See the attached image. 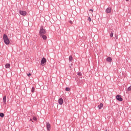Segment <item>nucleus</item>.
<instances>
[{"label":"nucleus","mask_w":131,"mask_h":131,"mask_svg":"<svg viewBox=\"0 0 131 131\" xmlns=\"http://www.w3.org/2000/svg\"><path fill=\"white\" fill-rule=\"evenodd\" d=\"M3 39H4V42L6 45L10 44V40H9V38L8 37V36L7 35L4 34Z\"/></svg>","instance_id":"1"},{"label":"nucleus","mask_w":131,"mask_h":131,"mask_svg":"<svg viewBox=\"0 0 131 131\" xmlns=\"http://www.w3.org/2000/svg\"><path fill=\"white\" fill-rule=\"evenodd\" d=\"M27 75H28V76H31V73H29L28 74H27Z\"/></svg>","instance_id":"21"},{"label":"nucleus","mask_w":131,"mask_h":131,"mask_svg":"<svg viewBox=\"0 0 131 131\" xmlns=\"http://www.w3.org/2000/svg\"><path fill=\"white\" fill-rule=\"evenodd\" d=\"M63 99H62V98H60L58 100V103H59V105H63Z\"/></svg>","instance_id":"7"},{"label":"nucleus","mask_w":131,"mask_h":131,"mask_svg":"<svg viewBox=\"0 0 131 131\" xmlns=\"http://www.w3.org/2000/svg\"><path fill=\"white\" fill-rule=\"evenodd\" d=\"M68 3H69V4H70V1H68Z\"/></svg>","instance_id":"29"},{"label":"nucleus","mask_w":131,"mask_h":131,"mask_svg":"<svg viewBox=\"0 0 131 131\" xmlns=\"http://www.w3.org/2000/svg\"><path fill=\"white\" fill-rule=\"evenodd\" d=\"M40 35H43L46 34V30L43 28H41L39 31Z\"/></svg>","instance_id":"2"},{"label":"nucleus","mask_w":131,"mask_h":131,"mask_svg":"<svg viewBox=\"0 0 131 131\" xmlns=\"http://www.w3.org/2000/svg\"><path fill=\"white\" fill-rule=\"evenodd\" d=\"M70 23L71 24H72V21H70Z\"/></svg>","instance_id":"26"},{"label":"nucleus","mask_w":131,"mask_h":131,"mask_svg":"<svg viewBox=\"0 0 131 131\" xmlns=\"http://www.w3.org/2000/svg\"><path fill=\"white\" fill-rule=\"evenodd\" d=\"M4 116H5V114H4V113H0V117H4Z\"/></svg>","instance_id":"16"},{"label":"nucleus","mask_w":131,"mask_h":131,"mask_svg":"<svg viewBox=\"0 0 131 131\" xmlns=\"http://www.w3.org/2000/svg\"><path fill=\"white\" fill-rule=\"evenodd\" d=\"M19 13L20 15H22L23 16H26V12L25 11L20 10L19 11Z\"/></svg>","instance_id":"4"},{"label":"nucleus","mask_w":131,"mask_h":131,"mask_svg":"<svg viewBox=\"0 0 131 131\" xmlns=\"http://www.w3.org/2000/svg\"><path fill=\"white\" fill-rule=\"evenodd\" d=\"M127 90L129 92V91H131V86H129L127 89Z\"/></svg>","instance_id":"19"},{"label":"nucleus","mask_w":131,"mask_h":131,"mask_svg":"<svg viewBox=\"0 0 131 131\" xmlns=\"http://www.w3.org/2000/svg\"><path fill=\"white\" fill-rule=\"evenodd\" d=\"M91 4H93V1H91Z\"/></svg>","instance_id":"28"},{"label":"nucleus","mask_w":131,"mask_h":131,"mask_svg":"<svg viewBox=\"0 0 131 131\" xmlns=\"http://www.w3.org/2000/svg\"><path fill=\"white\" fill-rule=\"evenodd\" d=\"M106 13H111V8L108 7L105 10Z\"/></svg>","instance_id":"8"},{"label":"nucleus","mask_w":131,"mask_h":131,"mask_svg":"<svg viewBox=\"0 0 131 131\" xmlns=\"http://www.w3.org/2000/svg\"><path fill=\"white\" fill-rule=\"evenodd\" d=\"M40 4H41V2H40Z\"/></svg>","instance_id":"30"},{"label":"nucleus","mask_w":131,"mask_h":131,"mask_svg":"<svg viewBox=\"0 0 131 131\" xmlns=\"http://www.w3.org/2000/svg\"><path fill=\"white\" fill-rule=\"evenodd\" d=\"M30 121H32V122H33V121L32 120V119H31Z\"/></svg>","instance_id":"27"},{"label":"nucleus","mask_w":131,"mask_h":131,"mask_svg":"<svg viewBox=\"0 0 131 131\" xmlns=\"http://www.w3.org/2000/svg\"><path fill=\"white\" fill-rule=\"evenodd\" d=\"M33 120H35V121L36 120V117H33Z\"/></svg>","instance_id":"22"},{"label":"nucleus","mask_w":131,"mask_h":131,"mask_svg":"<svg viewBox=\"0 0 131 131\" xmlns=\"http://www.w3.org/2000/svg\"><path fill=\"white\" fill-rule=\"evenodd\" d=\"M66 91H67V92H69V91H70V88H66Z\"/></svg>","instance_id":"17"},{"label":"nucleus","mask_w":131,"mask_h":131,"mask_svg":"<svg viewBox=\"0 0 131 131\" xmlns=\"http://www.w3.org/2000/svg\"><path fill=\"white\" fill-rule=\"evenodd\" d=\"M35 91V88L34 87H32L31 89V93H34V91Z\"/></svg>","instance_id":"15"},{"label":"nucleus","mask_w":131,"mask_h":131,"mask_svg":"<svg viewBox=\"0 0 131 131\" xmlns=\"http://www.w3.org/2000/svg\"><path fill=\"white\" fill-rule=\"evenodd\" d=\"M46 62H47V59H46V58L43 57L41 60V63L45 64V63H46Z\"/></svg>","instance_id":"5"},{"label":"nucleus","mask_w":131,"mask_h":131,"mask_svg":"<svg viewBox=\"0 0 131 131\" xmlns=\"http://www.w3.org/2000/svg\"><path fill=\"white\" fill-rule=\"evenodd\" d=\"M71 3H72V4H73V5H74V4H75V2H74V1H71Z\"/></svg>","instance_id":"24"},{"label":"nucleus","mask_w":131,"mask_h":131,"mask_svg":"<svg viewBox=\"0 0 131 131\" xmlns=\"http://www.w3.org/2000/svg\"><path fill=\"white\" fill-rule=\"evenodd\" d=\"M116 99L118 101H119L120 102H122V101H123V99L121 98V96L120 95H117L116 96Z\"/></svg>","instance_id":"3"},{"label":"nucleus","mask_w":131,"mask_h":131,"mask_svg":"<svg viewBox=\"0 0 131 131\" xmlns=\"http://www.w3.org/2000/svg\"><path fill=\"white\" fill-rule=\"evenodd\" d=\"M78 75H79V76H81V73H78Z\"/></svg>","instance_id":"23"},{"label":"nucleus","mask_w":131,"mask_h":131,"mask_svg":"<svg viewBox=\"0 0 131 131\" xmlns=\"http://www.w3.org/2000/svg\"><path fill=\"white\" fill-rule=\"evenodd\" d=\"M69 61H70L71 62H72L73 60V58L72 57V56H70L69 57Z\"/></svg>","instance_id":"14"},{"label":"nucleus","mask_w":131,"mask_h":131,"mask_svg":"<svg viewBox=\"0 0 131 131\" xmlns=\"http://www.w3.org/2000/svg\"><path fill=\"white\" fill-rule=\"evenodd\" d=\"M3 101H4V103H5V104H6V103H7V96H4Z\"/></svg>","instance_id":"9"},{"label":"nucleus","mask_w":131,"mask_h":131,"mask_svg":"<svg viewBox=\"0 0 131 131\" xmlns=\"http://www.w3.org/2000/svg\"><path fill=\"white\" fill-rule=\"evenodd\" d=\"M5 67L6 68H10V67H11V64H10V63H7L5 65Z\"/></svg>","instance_id":"12"},{"label":"nucleus","mask_w":131,"mask_h":131,"mask_svg":"<svg viewBox=\"0 0 131 131\" xmlns=\"http://www.w3.org/2000/svg\"><path fill=\"white\" fill-rule=\"evenodd\" d=\"M103 103H100V105H98L99 109H102V107H103Z\"/></svg>","instance_id":"13"},{"label":"nucleus","mask_w":131,"mask_h":131,"mask_svg":"<svg viewBox=\"0 0 131 131\" xmlns=\"http://www.w3.org/2000/svg\"><path fill=\"white\" fill-rule=\"evenodd\" d=\"M107 62H112V58L111 57H107L106 58Z\"/></svg>","instance_id":"11"},{"label":"nucleus","mask_w":131,"mask_h":131,"mask_svg":"<svg viewBox=\"0 0 131 131\" xmlns=\"http://www.w3.org/2000/svg\"><path fill=\"white\" fill-rule=\"evenodd\" d=\"M110 36L111 37H113V32L111 33Z\"/></svg>","instance_id":"20"},{"label":"nucleus","mask_w":131,"mask_h":131,"mask_svg":"<svg viewBox=\"0 0 131 131\" xmlns=\"http://www.w3.org/2000/svg\"><path fill=\"white\" fill-rule=\"evenodd\" d=\"M88 21H89V22H91L92 21V18H91L90 17L88 18Z\"/></svg>","instance_id":"18"},{"label":"nucleus","mask_w":131,"mask_h":131,"mask_svg":"<svg viewBox=\"0 0 131 131\" xmlns=\"http://www.w3.org/2000/svg\"><path fill=\"white\" fill-rule=\"evenodd\" d=\"M89 11H91L92 12H93L94 10H93V9H90V10Z\"/></svg>","instance_id":"25"},{"label":"nucleus","mask_w":131,"mask_h":131,"mask_svg":"<svg viewBox=\"0 0 131 131\" xmlns=\"http://www.w3.org/2000/svg\"><path fill=\"white\" fill-rule=\"evenodd\" d=\"M47 128L48 131H50V128H51V124H50V123L47 122L46 124Z\"/></svg>","instance_id":"6"},{"label":"nucleus","mask_w":131,"mask_h":131,"mask_svg":"<svg viewBox=\"0 0 131 131\" xmlns=\"http://www.w3.org/2000/svg\"><path fill=\"white\" fill-rule=\"evenodd\" d=\"M40 36H41L42 38H43L44 40L47 39V36H46V35H41Z\"/></svg>","instance_id":"10"}]
</instances>
